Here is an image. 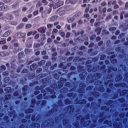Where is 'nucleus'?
<instances>
[{
    "label": "nucleus",
    "mask_w": 128,
    "mask_h": 128,
    "mask_svg": "<svg viewBox=\"0 0 128 128\" xmlns=\"http://www.w3.org/2000/svg\"><path fill=\"white\" fill-rule=\"evenodd\" d=\"M48 1L50 2H54L52 4H50V8L53 6L54 10V8H58V6H62L64 4L62 2H59V3H56V0H48Z\"/></svg>",
    "instance_id": "1"
},
{
    "label": "nucleus",
    "mask_w": 128,
    "mask_h": 128,
    "mask_svg": "<svg viewBox=\"0 0 128 128\" xmlns=\"http://www.w3.org/2000/svg\"><path fill=\"white\" fill-rule=\"evenodd\" d=\"M0 10H8V6H4L2 2H0Z\"/></svg>",
    "instance_id": "2"
},
{
    "label": "nucleus",
    "mask_w": 128,
    "mask_h": 128,
    "mask_svg": "<svg viewBox=\"0 0 128 128\" xmlns=\"http://www.w3.org/2000/svg\"><path fill=\"white\" fill-rule=\"evenodd\" d=\"M38 32H41L42 34H44L46 32V28L41 27L38 29Z\"/></svg>",
    "instance_id": "3"
},
{
    "label": "nucleus",
    "mask_w": 128,
    "mask_h": 128,
    "mask_svg": "<svg viewBox=\"0 0 128 128\" xmlns=\"http://www.w3.org/2000/svg\"><path fill=\"white\" fill-rule=\"evenodd\" d=\"M12 34V30H9L4 33V36L5 38H6V36H10V34Z\"/></svg>",
    "instance_id": "4"
},
{
    "label": "nucleus",
    "mask_w": 128,
    "mask_h": 128,
    "mask_svg": "<svg viewBox=\"0 0 128 128\" xmlns=\"http://www.w3.org/2000/svg\"><path fill=\"white\" fill-rule=\"evenodd\" d=\"M6 40L4 39H2L0 41V44H6Z\"/></svg>",
    "instance_id": "5"
},
{
    "label": "nucleus",
    "mask_w": 128,
    "mask_h": 128,
    "mask_svg": "<svg viewBox=\"0 0 128 128\" xmlns=\"http://www.w3.org/2000/svg\"><path fill=\"white\" fill-rule=\"evenodd\" d=\"M32 26L31 24H26V28H32Z\"/></svg>",
    "instance_id": "6"
},
{
    "label": "nucleus",
    "mask_w": 128,
    "mask_h": 128,
    "mask_svg": "<svg viewBox=\"0 0 128 128\" xmlns=\"http://www.w3.org/2000/svg\"><path fill=\"white\" fill-rule=\"evenodd\" d=\"M64 10H61L59 12V14L60 16H64Z\"/></svg>",
    "instance_id": "7"
},
{
    "label": "nucleus",
    "mask_w": 128,
    "mask_h": 128,
    "mask_svg": "<svg viewBox=\"0 0 128 128\" xmlns=\"http://www.w3.org/2000/svg\"><path fill=\"white\" fill-rule=\"evenodd\" d=\"M42 2H43V4H44L45 6H46V4H48V1H46V0H42Z\"/></svg>",
    "instance_id": "8"
},
{
    "label": "nucleus",
    "mask_w": 128,
    "mask_h": 128,
    "mask_svg": "<svg viewBox=\"0 0 128 128\" xmlns=\"http://www.w3.org/2000/svg\"><path fill=\"white\" fill-rule=\"evenodd\" d=\"M24 24H21L19 25V26H18V28H24Z\"/></svg>",
    "instance_id": "9"
},
{
    "label": "nucleus",
    "mask_w": 128,
    "mask_h": 128,
    "mask_svg": "<svg viewBox=\"0 0 128 128\" xmlns=\"http://www.w3.org/2000/svg\"><path fill=\"white\" fill-rule=\"evenodd\" d=\"M52 24H47V26L48 28H52Z\"/></svg>",
    "instance_id": "10"
},
{
    "label": "nucleus",
    "mask_w": 128,
    "mask_h": 128,
    "mask_svg": "<svg viewBox=\"0 0 128 128\" xmlns=\"http://www.w3.org/2000/svg\"><path fill=\"white\" fill-rule=\"evenodd\" d=\"M2 50H8V46H4L2 47Z\"/></svg>",
    "instance_id": "11"
},
{
    "label": "nucleus",
    "mask_w": 128,
    "mask_h": 128,
    "mask_svg": "<svg viewBox=\"0 0 128 128\" xmlns=\"http://www.w3.org/2000/svg\"><path fill=\"white\" fill-rule=\"evenodd\" d=\"M38 14V10H36L34 12V16H36Z\"/></svg>",
    "instance_id": "12"
},
{
    "label": "nucleus",
    "mask_w": 128,
    "mask_h": 128,
    "mask_svg": "<svg viewBox=\"0 0 128 128\" xmlns=\"http://www.w3.org/2000/svg\"><path fill=\"white\" fill-rule=\"evenodd\" d=\"M39 37H40V34H37L35 36V39L36 40V38H38Z\"/></svg>",
    "instance_id": "13"
},
{
    "label": "nucleus",
    "mask_w": 128,
    "mask_h": 128,
    "mask_svg": "<svg viewBox=\"0 0 128 128\" xmlns=\"http://www.w3.org/2000/svg\"><path fill=\"white\" fill-rule=\"evenodd\" d=\"M6 74H8V72H3V75L4 76H6Z\"/></svg>",
    "instance_id": "14"
},
{
    "label": "nucleus",
    "mask_w": 128,
    "mask_h": 128,
    "mask_svg": "<svg viewBox=\"0 0 128 128\" xmlns=\"http://www.w3.org/2000/svg\"><path fill=\"white\" fill-rule=\"evenodd\" d=\"M112 30H116V28H110V31L112 32Z\"/></svg>",
    "instance_id": "15"
},
{
    "label": "nucleus",
    "mask_w": 128,
    "mask_h": 128,
    "mask_svg": "<svg viewBox=\"0 0 128 128\" xmlns=\"http://www.w3.org/2000/svg\"><path fill=\"white\" fill-rule=\"evenodd\" d=\"M50 12H52V8L50 7V8L48 9V12H47L48 14H50Z\"/></svg>",
    "instance_id": "16"
},
{
    "label": "nucleus",
    "mask_w": 128,
    "mask_h": 128,
    "mask_svg": "<svg viewBox=\"0 0 128 128\" xmlns=\"http://www.w3.org/2000/svg\"><path fill=\"white\" fill-rule=\"evenodd\" d=\"M44 10V7H40V12H42Z\"/></svg>",
    "instance_id": "17"
},
{
    "label": "nucleus",
    "mask_w": 128,
    "mask_h": 128,
    "mask_svg": "<svg viewBox=\"0 0 128 128\" xmlns=\"http://www.w3.org/2000/svg\"><path fill=\"white\" fill-rule=\"evenodd\" d=\"M61 36H64V32H61L60 34Z\"/></svg>",
    "instance_id": "18"
},
{
    "label": "nucleus",
    "mask_w": 128,
    "mask_h": 128,
    "mask_svg": "<svg viewBox=\"0 0 128 128\" xmlns=\"http://www.w3.org/2000/svg\"><path fill=\"white\" fill-rule=\"evenodd\" d=\"M4 80L6 82H8V78H5Z\"/></svg>",
    "instance_id": "19"
},
{
    "label": "nucleus",
    "mask_w": 128,
    "mask_h": 128,
    "mask_svg": "<svg viewBox=\"0 0 128 128\" xmlns=\"http://www.w3.org/2000/svg\"><path fill=\"white\" fill-rule=\"evenodd\" d=\"M22 20H23V22H28V18H24L22 19Z\"/></svg>",
    "instance_id": "20"
},
{
    "label": "nucleus",
    "mask_w": 128,
    "mask_h": 128,
    "mask_svg": "<svg viewBox=\"0 0 128 128\" xmlns=\"http://www.w3.org/2000/svg\"><path fill=\"white\" fill-rule=\"evenodd\" d=\"M90 0H84L83 4H86V2H88Z\"/></svg>",
    "instance_id": "21"
},
{
    "label": "nucleus",
    "mask_w": 128,
    "mask_h": 128,
    "mask_svg": "<svg viewBox=\"0 0 128 128\" xmlns=\"http://www.w3.org/2000/svg\"><path fill=\"white\" fill-rule=\"evenodd\" d=\"M42 54L43 56H44V55L46 54V51H43V52H42Z\"/></svg>",
    "instance_id": "22"
},
{
    "label": "nucleus",
    "mask_w": 128,
    "mask_h": 128,
    "mask_svg": "<svg viewBox=\"0 0 128 128\" xmlns=\"http://www.w3.org/2000/svg\"><path fill=\"white\" fill-rule=\"evenodd\" d=\"M70 36V33L68 32L66 34V38H68Z\"/></svg>",
    "instance_id": "23"
},
{
    "label": "nucleus",
    "mask_w": 128,
    "mask_h": 128,
    "mask_svg": "<svg viewBox=\"0 0 128 128\" xmlns=\"http://www.w3.org/2000/svg\"><path fill=\"white\" fill-rule=\"evenodd\" d=\"M52 32H58V30L54 29Z\"/></svg>",
    "instance_id": "24"
},
{
    "label": "nucleus",
    "mask_w": 128,
    "mask_h": 128,
    "mask_svg": "<svg viewBox=\"0 0 128 128\" xmlns=\"http://www.w3.org/2000/svg\"><path fill=\"white\" fill-rule=\"evenodd\" d=\"M84 16L85 18H88V17L90 16V14H85L84 15Z\"/></svg>",
    "instance_id": "25"
},
{
    "label": "nucleus",
    "mask_w": 128,
    "mask_h": 128,
    "mask_svg": "<svg viewBox=\"0 0 128 128\" xmlns=\"http://www.w3.org/2000/svg\"><path fill=\"white\" fill-rule=\"evenodd\" d=\"M22 12H26V7L23 8L22 9Z\"/></svg>",
    "instance_id": "26"
},
{
    "label": "nucleus",
    "mask_w": 128,
    "mask_h": 128,
    "mask_svg": "<svg viewBox=\"0 0 128 128\" xmlns=\"http://www.w3.org/2000/svg\"><path fill=\"white\" fill-rule=\"evenodd\" d=\"M31 34H32V32H29L28 33L27 36H30Z\"/></svg>",
    "instance_id": "27"
},
{
    "label": "nucleus",
    "mask_w": 128,
    "mask_h": 128,
    "mask_svg": "<svg viewBox=\"0 0 128 128\" xmlns=\"http://www.w3.org/2000/svg\"><path fill=\"white\" fill-rule=\"evenodd\" d=\"M36 32H37L36 31H34V32H32V36H34V34H36Z\"/></svg>",
    "instance_id": "28"
},
{
    "label": "nucleus",
    "mask_w": 128,
    "mask_h": 128,
    "mask_svg": "<svg viewBox=\"0 0 128 128\" xmlns=\"http://www.w3.org/2000/svg\"><path fill=\"white\" fill-rule=\"evenodd\" d=\"M58 18V16H55L52 17V18H54L55 20H56V18Z\"/></svg>",
    "instance_id": "29"
},
{
    "label": "nucleus",
    "mask_w": 128,
    "mask_h": 128,
    "mask_svg": "<svg viewBox=\"0 0 128 128\" xmlns=\"http://www.w3.org/2000/svg\"><path fill=\"white\" fill-rule=\"evenodd\" d=\"M48 42H52V39L50 38H48Z\"/></svg>",
    "instance_id": "30"
},
{
    "label": "nucleus",
    "mask_w": 128,
    "mask_h": 128,
    "mask_svg": "<svg viewBox=\"0 0 128 128\" xmlns=\"http://www.w3.org/2000/svg\"><path fill=\"white\" fill-rule=\"evenodd\" d=\"M114 8L116 9V8H118V5L116 4L114 6Z\"/></svg>",
    "instance_id": "31"
},
{
    "label": "nucleus",
    "mask_w": 128,
    "mask_h": 128,
    "mask_svg": "<svg viewBox=\"0 0 128 128\" xmlns=\"http://www.w3.org/2000/svg\"><path fill=\"white\" fill-rule=\"evenodd\" d=\"M1 68L2 70H6V66H1Z\"/></svg>",
    "instance_id": "32"
},
{
    "label": "nucleus",
    "mask_w": 128,
    "mask_h": 128,
    "mask_svg": "<svg viewBox=\"0 0 128 128\" xmlns=\"http://www.w3.org/2000/svg\"><path fill=\"white\" fill-rule=\"evenodd\" d=\"M102 0H94V2H100Z\"/></svg>",
    "instance_id": "33"
},
{
    "label": "nucleus",
    "mask_w": 128,
    "mask_h": 128,
    "mask_svg": "<svg viewBox=\"0 0 128 128\" xmlns=\"http://www.w3.org/2000/svg\"><path fill=\"white\" fill-rule=\"evenodd\" d=\"M95 26H100V23L99 22H96L94 24Z\"/></svg>",
    "instance_id": "34"
},
{
    "label": "nucleus",
    "mask_w": 128,
    "mask_h": 128,
    "mask_svg": "<svg viewBox=\"0 0 128 128\" xmlns=\"http://www.w3.org/2000/svg\"><path fill=\"white\" fill-rule=\"evenodd\" d=\"M32 14H30L28 16V18H32Z\"/></svg>",
    "instance_id": "35"
},
{
    "label": "nucleus",
    "mask_w": 128,
    "mask_h": 128,
    "mask_svg": "<svg viewBox=\"0 0 128 128\" xmlns=\"http://www.w3.org/2000/svg\"><path fill=\"white\" fill-rule=\"evenodd\" d=\"M88 10H90V8H87L86 9L85 12H88Z\"/></svg>",
    "instance_id": "36"
},
{
    "label": "nucleus",
    "mask_w": 128,
    "mask_h": 128,
    "mask_svg": "<svg viewBox=\"0 0 128 128\" xmlns=\"http://www.w3.org/2000/svg\"><path fill=\"white\" fill-rule=\"evenodd\" d=\"M56 40H60V36L57 37Z\"/></svg>",
    "instance_id": "37"
},
{
    "label": "nucleus",
    "mask_w": 128,
    "mask_h": 128,
    "mask_svg": "<svg viewBox=\"0 0 128 128\" xmlns=\"http://www.w3.org/2000/svg\"><path fill=\"white\" fill-rule=\"evenodd\" d=\"M56 28H58V30H60V26H56Z\"/></svg>",
    "instance_id": "38"
},
{
    "label": "nucleus",
    "mask_w": 128,
    "mask_h": 128,
    "mask_svg": "<svg viewBox=\"0 0 128 128\" xmlns=\"http://www.w3.org/2000/svg\"><path fill=\"white\" fill-rule=\"evenodd\" d=\"M112 8H108V12H112Z\"/></svg>",
    "instance_id": "39"
},
{
    "label": "nucleus",
    "mask_w": 128,
    "mask_h": 128,
    "mask_svg": "<svg viewBox=\"0 0 128 128\" xmlns=\"http://www.w3.org/2000/svg\"><path fill=\"white\" fill-rule=\"evenodd\" d=\"M10 0H4V2H10Z\"/></svg>",
    "instance_id": "40"
},
{
    "label": "nucleus",
    "mask_w": 128,
    "mask_h": 128,
    "mask_svg": "<svg viewBox=\"0 0 128 128\" xmlns=\"http://www.w3.org/2000/svg\"><path fill=\"white\" fill-rule=\"evenodd\" d=\"M10 40H12V38L10 37H9L8 39L7 40L8 42H10Z\"/></svg>",
    "instance_id": "41"
},
{
    "label": "nucleus",
    "mask_w": 128,
    "mask_h": 128,
    "mask_svg": "<svg viewBox=\"0 0 128 128\" xmlns=\"http://www.w3.org/2000/svg\"><path fill=\"white\" fill-rule=\"evenodd\" d=\"M106 2H103L102 4V6H106Z\"/></svg>",
    "instance_id": "42"
},
{
    "label": "nucleus",
    "mask_w": 128,
    "mask_h": 128,
    "mask_svg": "<svg viewBox=\"0 0 128 128\" xmlns=\"http://www.w3.org/2000/svg\"><path fill=\"white\" fill-rule=\"evenodd\" d=\"M67 28H68V30H70V26H68Z\"/></svg>",
    "instance_id": "43"
},
{
    "label": "nucleus",
    "mask_w": 128,
    "mask_h": 128,
    "mask_svg": "<svg viewBox=\"0 0 128 128\" xmlns=\"http://www.w3.org/2000/svg\"><path fill=\"white\" fill-rule=\"evenodd\" d=\"M51 38H52L54 40L56 38V36H54V35H52V36H51Z\"/></svg>",
    "instance_id": "44"
},
{
    "label": "nucleus",
    "mask_w": 128,
    "mask_h": 128,
    "mask_svg": "<svg viewBox=\"0 0 128 128\" xmlns=\"http://www.w3.org/2000/svg\"><path fill=\"white\" fill-rule=\"evenodd\" d=\"M94 22V19H92L90 20V22Z\"/></svg>",
    "instance_id": "45"
},
{
    "label": "nucleus",
    "mask_w": 128,
    "mask_h": 128,
    "mask_svg": "<svg viewBox=\"0 0 128 128\" xmlns=\"http://www.w3.org/2000/svg\"><path fill=\"white\" fill-rule=\"evenodd\" d=\"M124 18H128V14H125Z\"/></svg>",
    "instance_id": "46"
},
{
    "label": "nucleus",
    "mask_w": 128,
    "mask_h": 128,
    "mask_svg": "<svg viewBox=\"0 0 128 128\" xmlns=\"http://www.w3.org/2000/svg\"><path fill=\"white\" fill-rule=\"evenodd\" d=\"M46 35H47V36H50V32H48L46 33Z\"/></svg>",
    "instance_id": "47"
},
{
    "label": "nucleus",
    "mask_w": 128,
    "mask_h": 128,
    "mask_svg": "<svg viewBox=\"0 0 128 128\" xmlns=\"http://www.w3.org/2000/svg\"><path fill=\"white\" fill-rule=\"evenodd\" d=\"M102 44V42H100L98 44V46H100Z\"/></svg>",
    "instance_id": "48"
},
{
    "label": "nucleus",
    "mask_w": 128,
    "mask_h": 128,
    "mask_svg": "<svg viewBox=\"0 0 128 128\" xmlns=\"http://www.w3.org/2000/svg\"><path fill=\"white\" fill-rule=\"evenodd\" d=\"M82 6L83 8H84L85 6H86V4H84L82 5Z\"/></svg>",
    "instance_id": "49"
},
{
    "label": "nucleus",
    "mask_w": 128,
    "mask_h": 128,
    "mask_svg": "<svg viewBox=\"0 0 128 128\" xmlns=\"http://www.w3.org/2000/svg\"><path fill=\"white\" fill-rule=\"evenodd\" d=\"M2 30L0 29V36L2 34Z\"/></svg>",
    "instance_id": "50"
},
{
    "label": "nucleus",
    "mask_w": 128,
    "mask_h": 128,
    "mask_svg": "<svg viewBox=\"0 0 128 128\" xmlns=\"http://www.w3.org/2000/svg\"><path fill=\"white\" fill-rule=\"evenodd\" d=\"M84 44H86V46H88V42H84Z\"/></svg>",
    "instance_id": "51"
},
{
    "label": "nucleus",
    "mask_w": 128,
    "mask_h": 128,
    "mask_svg": "<svg viewBox=\"0 0 128 128\" xmlns=\"http://www.w3.org/2000/svg\"><path fill=\"white\" fill-rule=\"evenodd\" d=\"M128 2H126V7L128 8Z\"/></svg>",
    "instance_id": "52"
},
{
    "label": "nucleus",
    "mask_w": 128,
    "mask_h": 128,
    "mask_svg": "<svg viewBox=\"0 0 128 128\" xmlns=\"http://www.w3.org/2000/svg\"><path fill=\"white\" fill-rule=\"evenodd\" d=\"M90 14H92V9L90 10Z\"/></svg>",
    "instance_id": "53"
},
{
    "label": "nucleus",
    "mask_w": 128,
    "mask_h": 128,
    "mask_svg": "<svg viewBox=\"0 0 128 128\" xmlns=\"http://www.w3.org/2000/svg\"><path fill=\"white\" fill-rule=\"evenodd\" d=\"M120 34V31H117L116 32V34Z\"/></svg>",
    "instance_id": "54"
},
{
    "label": "nucleus",
    "mask_w": 128,
    "mask_h": 128,
    "mask_svg": "<svg viewBox=\"0 0 128 128\" xmlns=\"http://www.w3.org/2000/svg\"><path fill=\"white\" fill-rule=\"evenodd\" d=\"M100 37L96 38V40H100Z\"/></svg>",
    "instance_id": "55"
},
{
    "label": "nucleus",
    "mask_w": 128,
    "mask_h": 128,
    "mask_svg": "<svg viewBox=\"0 0 128 128\" xmlns=\"http://www.w3.org/2000/svg\"><path fill=\"white\" fill-rule=\"evenodd\" d=\"M58 23V22H54V26H56Z\"/></svg>",
    "instance_id": "56"
},
{
    "label": "nucleus",
    "mask_w": 128,
    "mask_h": 128,
    "mask_svg": "<svg viewBox=\"0 0 128 128\" xmlns=\"http://www.w3.org/2000/svg\"><path fill=\"white\" fill-rule=\"evenodd\" d=\"M2 14L0 13V18H2Z\"/></svg>",
    "instance_id": "57"
},
{
    "label": "nucleus",
    "mask_w": 128,
    "mask_h": 128,
    "mask_svg": "<svg viewBox=\"0 0 128 128\" xmlns=\"http://www.w3.org/2000/svg\"><path fill=\"white\" fill-rule=\"evenodd\" d=\"M10 90V88H5V90Z\"/></svg>",
    "instance_id": "58"
},
{
    "label": "nucleus",
    "mask_w": 128,
    "mask_h": 128,
    "mask_svg": "<svg viewBox=\"0 0 128 128\" xmlns=\"http://www.w3.org/2000/svg\"><path fill=\"white\" fill-rule=\"evenodd\" d=\"M41 4H37L36 6H40Z\"/></svg>",
    "instance_id": "59"
},
{
    "label": "nucleus",
    "mask_w": 128,
    "mask_h": 128,
    "mask_svg": "<svg viewBox=\"0 0 128 128\" xmlns=\"http://www.w3.org/2000/svg\"><path fill=\"white\" fill-rule=\"evenodd\" d=\"M0 56H4V55H2V52L0 53Z\"/></svg>",
    "instance_id": "60"
},
{
    "label": "nucleus",
    "mask_w": 128,
    "mask_h": 128,
    "mask_svg": "<svg viewBox=\"0 0 128 128\" xmlns=\"http://www.w3.org/2000/svg\"><path fill=\"white\" fill-rule=\"evenodd\" d=\"M108 6H110V2H108Z\"/></svg>",
    "instance_id": "61"
},
{
    "label": "nucleus",
    "mask_w": 128,
    "mask_h": 128,
    "mask_svg": "<svg viewBox=\"0 0 128 128\" xmlns=\"http://www.w3.org/2000/svg\"><path fill=\"white\" fill-rule=\"evenodd\" d=\"M94 18H98V16L95 15V16H94Z\"/></svg>",
    "instance_id": "62"
},
{
    "label": "nucleus",
    "mask_w": 128,
    "mask_h": 128,
    "mask_svg": "<svg viewBox=\"0 0 128 128\" xmlns=\"http://www.w3.org/2000/svg\"><path fill=\"white\" fill-rule=\"evenodd\" d=\"M0 30H2V24H0Z\"/></svg>",
    "instance_id": "63"
},
{
    "label": "nucleus",
    "mask_w": 128,
    "mask_h": 128,
    "mask_svg": "<svg viewBox=\"0 0 128 128\" xmlns=\"http://www.w3.org/2000/svg\"><path fill=\"white\" fill-rule=\"evenodd\" d=\"M124 18V16H120V18L122 19V18Z\"/></svg>",
    "instance_id": "64"
}]
</instances>
